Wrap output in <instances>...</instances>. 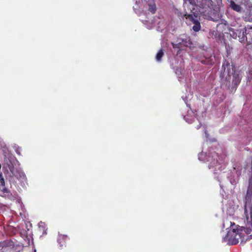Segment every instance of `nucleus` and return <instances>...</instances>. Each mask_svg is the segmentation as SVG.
I'll use <instances>...</instances> for the list:
<instances>
[{"label":"nucleus","instance_id":"obj_1","mask_svg":"<svg viewBox=\"0 0 252 252\" xmlns=\"http://www.w3.org/2000/svg\"><path fill=\"white\" fill-rule=\"evenodd\" d=\"M3 168L8 170L11 176L20 180L25 178L24 173L19 167V162L14 157L11 155L4 156Z\"/></svg>","mask_w":252,"mask_h":252},{"label":"nucleus","instance_id":"obj_2","mask_svg":"<svg viewBox=\"0 0 252 252\" xmlns=\"http://www.w3.org/2000/svg\"><path fill=\"white\" fill-rule=\"evenodd\" d=\"M230 226L228 228L226 235L223 237V240L229 245H235L239 242V239L242 237L243 230L234 222H230Z\"/></svg>","mask_w":252,"mask_h":252},{"label":"nucleus","instance_id":"obj_3","mask_svg":"<svg viewBox=\"0 0 252 252\" xmlns=\"http://www.w3.org/2000/svg\"><path fill=\"white\" fill-rule=\"evenodd\" d=\"M172 44L173 48L178 50L177 54H178L180 51L183 50V47H191L192 42L189 36L186 34H183L180 35L176 40L172 43Z\"/></svg>","mask_w":252,"mask_h":252},{"label":"nucleus","instance_id":"obj_4","mask_svg":"<svg viewBox=\"0 0 252 252\" xmlns=\"http://www.w3.org/2000/svg\"><path fill=\"white\" fill-rule=\"evenodd\" d=\"M218 158L219 156L216 153L208 156L207 158L206 153H201L198 155V158L200 160H207V161L210 162L209 168L210 169L211 167H215V170H217V169H220V167L219 166L220 163L218 161Z\"/></svg>","mask_w":252,"mask_h":252},{"label":"nucleus","instance_id":"obj_5","mask_svg":"<svg viewBox=\"0 0 252 252\" xmlns=\"http://www.w3.org/2000/svg\"><path fill=\"white\" fill-rule=\"evenodd\" d=\"M239 28V29L232 27L229 28V34L232 38L234 39L238 38L240 42H243L247 39V37L244 33L246 30L241 26Z\"/></svg>","mask_w":252,"mask_h":252},{"label":"nucleus","instance_id":"obj_6","mask_svg":"<svg viewBox=\"0 0 252 252\" xmlns=\"http://www.w3.org/2000/svg\"><path fill=\"white\" fill-rule=\"evenodd\" d=\"M223 72L221 78L224 79H230L231 77L235 78L234 76V70L232 65H230L228 63L226 64H223Z\"/></svg>","mask_w":252,"mask_h":252},{"label":"nucleus","instance_id":"obj_7","mask_svg":"<svg viewBox=\"0 0 252 252\" xmlns=\"http://www.w3.org/2000/svg\"><path fill=\"white\" fill-rule=\"evenodd\" d=\"M185 16H186V18L188 20L190 21L191 22H192L193 24H194V26L192 27L193 30L195 32L199 31L200 29V23L198 21L197 17L195 16L194 15L192 14H185Z\"/></svg>","mask_w":252,"mask_h":252},{"label":"nucleus","instance_id":"obj_8","mask_svg":"<svg viewBox=\"0 0 252 252\" xmlns=\"http://www.w3.org/2000/svg\"><path fill=\"white\" fill-rule=\"evenodd\" d=\"M0 186L2 188V189L0 190V195L3 197L8 196L9 192L8 189L4 187L5 181L1 173H0Z\"/></svg>","mask_w":252,"mask_h":252},{"label":"nucleus","instance_id":"obj_9","mask_svg":"<svg viewBox=\"0 0 252 252\" xmlns=\"http://www.w3.org/2000/svg\"><path fill=\"white\" fill-rule=\"evenodd\" d=\"M225 84L226 85H229L231 83H232V86H228V88L232 91L233 90H235L236 87L239 84L240 81L239 80H225Z\"/></svg>","mask_w":252,"mask_h":252},{"label":"nucleus","instance_id":"obj_10","mask_svg":"<svg viewBox=\"0 0 252 252\" xmlns=\"http://www.w3.org/2000/svg\"><path fill=\"white\" fill-rule=\"evenodd\" d=\"M184 119L189 123H191L194 119V115L191 110H188L187 115L184 116Z\"/></svg>","mask_w":252,"mask_h":252},{"label":"nucleus","instance_id":"obj_11","mask_svg":"<svg viewBox=\"0 0 252 252\" xmlns=\"http://www.w3.org/2000/svg\"><path fill=\"white\" fill-rule=\"evenodd\" d=\"M230 6L233 10H234L237 12H239L241 9L240 6L237 4H236L233 1L231 2Z\"/></svg>","mask_w":252,"mask_h":252},{"label":"nucleus","instance_id":"obj_12","mask_svg":"<svg viewBox=\"0 0 252 252\" xmlns=\"http://www.w3.org/2000/svg\"><path fill=\"white\" fill-rule=\"evenodd\" d=\"M149 11L152 14H154L156 11V6L155 4H148Z\"/></svg>","mask_w":252,"mask_h":252},{"label":"nucleus","instance_id":"obj_13","mask_svg":"<svg viewBox=\"0 0 252 252\" xmlns=\"http://www.w3.org/2000/svg\"><path fill=\"white\" fill-rule=\"evenodd\" d=\"M163 51L162 50H160L156 55V60L158 62H160L161 61V58L163 55Z\"/></svg>","mask_w":252,"mask_h":252},{"label":"nucleus","instance_id":"obj_14","mask_svg":"<svg viewBox=\"0 0 252 252\" xmlns=\"http://www.w3.org/2000/svg\"><path fill=\"white\" fill-rule=\"evenodd\" d=\"M245 20L248 22L252 21V15L251 14L250 12L246 13L245 16L244 17Z\"/></svg>","mask_w":252,"mask_h":252},{"label":"nucleus","instance_id":"obj_15","mask_svg":"<svg viewBox=\"0 0 252 252\" xmlns=\"http://www.w3.org/2000/svg\"><path fill=\"white\" fill-rule=\"evenodd\" d=\"M65 238V237L64 236H60L59 237V238H58V242L60 244H61L60 245L61 247H63L64 245V243L63 242V241Z\"/></svg>","mask_w":252,"mask_h":252},{"label":"nucleus","instance_id":"obj_16","mask_svg":"<svg viewBox=\"0 0 252 252\" xmlns=\"http://www.w3.org/2000/svg\"><path fill=\"white\" fill-rule=\"evenodd\" d=\"M44 225V223L43 222H40L39 223V228H41V227H43Z\"/></svg>","mask_w":252,"mask_h":252},{"label":"nucleus","instance_id":"obj_17","mask_svg":"<svg viewBox=\"0 0 252 252\" xmlns=\"http://www.w3.org/2000/svg\"><path fill=\"white\" fill-rule=\"evenodd\" d=\"M141 20L142 21V22L145 24H147V22H149V21H147L146 20H143V19H141Z\"/></svg>","mask_w":252,"mask_h":252},{"label":"nucleus","instance_id":"obj_18","mask_svg":"<svg viewBox=\"0 0 252 252\" xmlns=\"http://www.w3.org/2000/svg\"><path fill=\"white\" fill-rule=\"evenodd\" d=\"M148 28H151V27H150L149 25H148Z\"/></svg>","mask_w":252,"mask_h":252}]
</instances>
